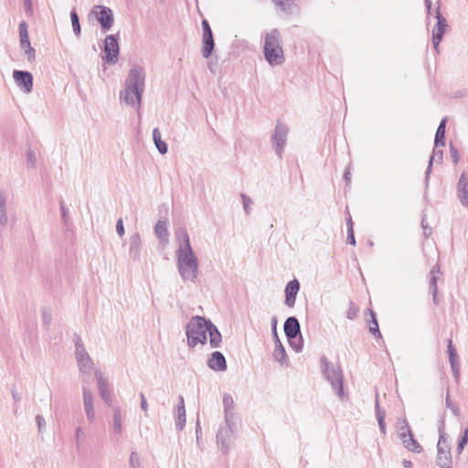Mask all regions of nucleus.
I'll use <instances>...</instances> for the list:
<instances>
[{
    "instance_id": "20",
    "label": "nucleus",
    "mask_w": 468,
    "mask_h": 468,
    "mask_svg": "<svg viewBox=\"0 0 468 468\" xmlns=\"http://www.w3.org/2000/svg\"><path fill=\"white\" fill-rule=\"evenodd\" d=\"M141 248V236L138 232H135L129 238V256L133 261H137L140 260Z\"/></svg>"
},
{
    "instance_id": "53",
    "label": "nucleus",
    "mask_w": 468,
    "mask_h": 468,
    "mask_svg": "<svg viewBox=\"0 0 468 468\" xmlns=\"http://www.w3.org/2000/svg\"><path fill=\"white\" fill-rule=\"evenodd\" d=\"M451 368L453 373L455 380L458 381L460 378V364L454 365V367H451Z\"/></svg>"
},
{
    "instance_id": "52",
    "label": "nucleus",
    "mask_w": 468,
    "mask_h": 468,
    "mask_svg": "<svg viewBox=\"0 0 468 468\" xmlns=\"http://www.w3.org/2000/svg\"><path fill=\"white\" fill-rule=\"evenodd\" d=\"M27 160L32 165H35V163H36V155H35V153L33 151L30 150V151L27 152Z\"/></svg>"
},
{
    "instance_id": "62",
    "label": "nucleus",
    "mask_w": 468,
    "mask_h": 468,
    "mask_svg": "<svg viewBox=\"0 0 468 468\" xmlns=\"http://www.w3.org/2000/svg\"><path fill=\"white\" fill-rule=\"evenodd\" d=\"M49 320H50V316L49 315L46 316V314H44V321H45V323L48 324L49 322Z\"/></svg>"
},
{
    "instance_id": "26",
    "label": "nucleus",
    "mask_w": 468,
    "mask_h": 468,
    "mask_svg": "<svg viewBox=\"0 0 468 468\" xmlns=\"http://www.w3.org/2000/svg\"><path fill=\"white\" fill-rule=\"evenodd\" d=\"M112 431L117 438H120L122 433V417L120 407L112 409Z\"/></svg>"
},
{
    "instance_id": "55",
    "label": "nucleus",
    "mask_w": 468,
    "mask_h": 468,
    "mask_svg": "<svg viewBox=\"0 0 468 468\" xmlns=\"http://www.w3.org/2000/svg\"><path fill=\"white\" fill-rule=\"evenodd\" d=\"M60 210H61V213H62L63 219L65 221H67L68 211H67V208L65 207V205H64L63 202H60Z\"/></svg>"
},
{
    "instance_id": "37",
    "label": "nucleus",
    "mask_w": 468,
    "mask_h": 468,
    "mask_svg": "<svg viewBox=\"0 0 468 468\" xmlns=\"http://www.w3.org/2000/svg\"><path fill=\"white\" fill-rule=\"evenodd\" d=\"M275 6L279 8L281 11L291 14L292 13V7L293 5V0H271Z\"/></svg>"
},
{
    "instance_id": "43",
    "label": "nucleus",
    "mask_w": 468,
    "mask_h": 468,
    "mask_svg": "<svg viewBox=\"0 0 468 468\" xmlns=\"http://www.w3.org/2000/svg\"><path fill=\"white\" fill-rule=\"evenodd\" d=\"M358 311V307L351 302L349 303L348 310L346 311V317L350 320L355 319L357 316Z\"/></svg>"
},
{
    "instance_id": "25",
    "label": "nucleus",
    "mask_w": 468,
    "mask_h": 468,
    "mask_svg": "<svg viewBox=\"0 0 468 468\" xmlns=\"http://www.w3.org/2000/svg\"><path fill=\"white\" fill-rule=\"evenodd\" d=\"M186 425V409L184 398L179 397V404L176 410V427L178 431H182Z\"/></svg>"
},
{
    "instance_id": "56",
    "label": "nucleus",
    "mask_w": 468,
    "mask_h": 468,
    "mask_svg": "<svg viewBox=\"0 0 468 468\" xmlns=\"http://www.w3.org/2000/svg\"><path fill=\"white\" fill-rule=\"evenodd\" d=\"M12 397L16 401H19L21 399L19 392H17L16 389H12Z\"/></svg>"
},
{
    "instance_id": "33",
    "label": "nucleus",
    "mask_w": 468,
    "mask_h": 468,
    "mask_svg": "<svg viewBox=\"0 0 468 468\" xmlns=\"http://www.w3.org/2000/svg\"><path fill=\"white\" fill-rule=\"evenodd\" d=\"M445 126H446V118L442 119L439 124L435 134V142L434 144L436 147L444 146V136H445Z\"/></svg>"
},
{
    "instance_id": "40",
    "label": "nucleus",
    "mask_w": 468,
    "mask_h": 468,
    "mask_svg": "<svg viewBox=\"0 0 468 468\" xmlns=\"http://www.w3.org/2000/svg\"><path fill=\"white\" fill-rule=\"evenodd\" d=\"M7 223V214L5 207V198L3 194L0 193V224L5 226Z\"/></svg>"
},
{
    "instance_id": "44",
    "label": "nucleus",
    "mask_w": 468,
    "mask_h": 468,
    "mask_svg": "<svg viewBox=\"0 0 468 468\" xmlns=\"http://www.w3.org/2000/svg\"><path fill=\"white\" fill-rule=\"evenodd\" d=\"M240 197L242 198L243 207H244L246 214H250V206L252 203L251 199L249 197H247L245 194H241Z\"/></svg>"
},
{
    "instance_id": "30",
    "label": "nucleus",
    "mask_w": 468,
    "mask_h": 468,
    "mask_svg": "<svg viewBox=\"0 0 468 468\" xmlns=\"http://www.w3.org/2000/svg\"><path fill=\"white\" fill-rule=\"evenodd\" d=\"M404 447L412 452L420 453L422 452L421 445L414 439L413 434L410 433L409 436L401 440Z\"/></svg>"
},
{
    "instance_id": "14",
    "label": "nucleus",
    "mask_w": 468,
    "mask_h": 468,
    "mask_svg": "<svg viewBox=\"0 0 468 468\" xmlns=\"http://www.w3.org/2000/svg\"><path fill=\"white\" fill-rule=\"evenodd\" d=\"M284 333L290 341V345L296 351L300 352L303 348V344H294L292 339L295 338L300 334V324L295 317H289L284 323Z\"/></svg>"
},
{
    "instance_id": "47",
    "label": "nucleus",
    "mask_w": 468,
    "mask_h": 468,
    "mask_svg": "<svg viewBox=\"0 0 468 468\" xmlns=\"http://www.w3.org/2000/svg\"><path fill=\"white\" fill-rule=\"evenodd\" d=\"M26 15L31 16L33 15V5L31 0H24Z\"/></svg>"
},
{
    "instance_id": "23",
    "label": "nucleus",
    "mask_w": 468,
    "mask_h": 468,
    "mask_svg": "<svg viewBox=\"0 0 468 468\" xmlns=\"http://www.w3.org/2000/svg\"><path fill=\"white\" fill-rule=\"evenodd\" d=\"M231 425L232 421L227 424V427L221 428L217 434V441L221 445L222 450L225 451L229 448V442L233 433Z\"/></svg>"
},
{
    "instance_id": "59",
    "label": "nucleus",
    "mask_w": 468,
    "mask_h": 468,
    "mask_svg": "<svg viewBox=\"0 0 468 468\" xmlns=\"http://www.w3.org/2000/svg\"><path fill=\"white\" fill-rule=\"evenodd\" d=\"M346 226H347V229H348V228H351V229H353V222H352V218H351V217H350V216L346 218Z\"/></svg>"
},
{
    "instance_id": "11",
    "label": "nucleus",
    "mask_w": 468,
    "mask_h": 468,
    "mask_svg": "<svg viewBox=\"0 0 468 468\" xmlns=\"http://www.w3.org/2000/svg\"><path fill=\"white\" fill-rule=\"evenodd\" d=\"M27 27V24L25 21L19 24L20 48L24 50L27 60L33 62L36 59V50L31 46Z\"/></svg>"
},
{
    "instance_id": "41",
    "label": "nucleus",
    "mask_w": 468,
    "mask_h": 468,
    "mask_svg": "<svg viewBox=\"0 0 468 468\" xmlns=\"http://www.w3.org/2000/svg\"><path fill=\"white\" fill-rule=\"evenodd\" d=\"M70 19H71L73 32L76 36L79 37L80 35V24L78 14L75 10H72L70 12Z\"/></svg>"
},
{
    "instance_id": "34",
    "label": "nucleus",
    "mask_w": 468,
    "mask_h": 468,
    "mask_svg": "<svg viewBox=\"0 0 468 468\" xmlns=\"http://www.w3.org/2000/svg\"><path fill=\"white\" fill-rule=\"evenodd\" d=\"M370 314L371 320L368 322V330L369 332L377 338L381 337V334L378 328V324L376 318V314L371 309L368 310Z\"/></svg>"
},
{
    "instance_id": "54",
    "label": "nucleus",
    "mask_w": 468,
    "mask_h": 468,
    "mask_svg": "<svg viewBox=\"0 0 468 468\" xmlns=\"http://www.w3.org/2000/svg\"><path fill=\"white\" fill-rule=\"evenodd\" d=\"M451 155H452V158L453 162L455 164L458 163V161H459V154H458L457 150L453 146L451 147Z\"/></svg>"
},
{
    "instance_id": "12",
    "label": "nucleus",
    "mask_w": 468,
    "mask_h": 468,
    "mask_svg": "<svg viewBox=\"0 0 468 468\" xmlns=\"http://www.w3.org/2000/svg\"><path fill=\"white\" fill-rule=\"evenodd\" d=\"M437 23L432 28V45L436 51L439 50L440 42L448 27L446 18L441 14L440 7L435 10Z\"/></svg>"
},
{
    "instance_id": "45",
    "label": "nucleus",
    "mask_w": 468,
    "mask_h": 468,
    "mask_svg": "<svg viewBox=\"0 0 468 468\" xmlns=\"http://www.w3.org/2000/svg\"><path fill=\"white\" fill-rule=\"evenodd\" d=\"M446 405L455 416H458L460 414L459 407L451 401L449 395H447L446 397Z\"/></svg>"
},
{
    "instance_id": "36",
    "label": "nucleus",
    "mask_w": 468,
    "mask_h": 468,
    "mask_svg": "<svg viewBox=\"0 0 468 468\" xmlns=\"http://www.w3.org/2000/svg\"><path fill=\"white\" fill-rule=\"evenodd\" d=\"M442 158H443V152H442V150L439 149V147H436L434 145L432 155L430 158L428 169H427V172H426L427 176H429L430 173H431L432 163L433 162L441 163L442 161Z\"/></svg>"
},
{
    "instance_id": "15",
    "label": "nucleus",
    "mask_w": 468,
    "mask_h": 468,
    "mask_svg": "<svg viewBox=\"0 0 468 468\" xmlns=\"http://www.w3.org/2000/svg\"><path fill=\"white\" fill-rule=\"evenodd\" d=\"M13 78L16 86L25 93H29L33 89V76L28 71L14 70Z\"/></svg>"
},
{
    "instance_id": "39",
    "label": "nucleus",
    "mask_w": 468,
    "mask_h": 468,
    "mask_svg": "<svg viewBox=\"0 0 468 468\" xmlns=\"http://www.w3.org/2000/svg\"><path fill=\"white\" fill-rule=\"evenodd\" d=\"M398 433L400 440H404V438L412 433L410 427L406 420H401L399 421Z\"/></svg>"
},
{
    "instance_id": "31",
    "label": "nucleus",
    "mask_w": 468,
    "mask_h": 468,
    "mask_svg": "<svg viewBox=\"0 0 468 468\" xmlns=\"http://www.w3.org/2000/svg\"><path fill=\"white\" fill-rule=\"evenodd\" d=\"M440 274V267L438 265H435L432 267L431 272H430V290L432 292L433 295V302L436 303L437 299V275Z\"/></svg>"
},
{
    "instance_id": "18",
    "label": "nucleus",
    "mask_w": 468,
    "mask_h": 468,
    "mask_svg": "<svg viewBox=\"0 0 468 468\" xmlns=\"http://www.w3.org/2000/svg\"><path fill=\"white\" fill-rule=\"evenodd\" d=\"M83 393V407L87 420L90 423H93L95 420V410L93 406V394L91 390L87 387H82Z\"/></svg>"
},
{
    "instance_id": "58",
    "label": "nucleus",
    "mask_w": 468,
    "mask_h": 468,
    "mask_svg": "<svg viewBox=\"0 0 468 468\" xmlns=\"http://www.w3.org/2000/svg\"><path fill=\"white\" fill-rule=\"evenodd\" d=\"M425 5L428 9V14H431V0H425Z\"/></svg>"
},
{
    "instance_id": "1",
    "label": "nucleus",
    "mask_w": 468,
    "mask_h": 468,
    "mask_svg": "<svg viewBox=\"0 0 468 468\" xmlns=\"http://www.w3.org/2000/svg\"><path fill=\"white\" fill-rule=\"evenodd\" d=\"M145 87V73L140 67H133L125 80L120 100L133 108H140Z\"/></svg>"
},
{
    "instance_id": "10",
    "label": "nucleus",
    "mask_w": 468,
    "mask_h": 468,
    "mask_svg": "<svg viewBox=\"0 0 468 468\" xmlns=\"http://www.w3.org/2000/svg\"><path fill=\"white\" fill-rule=\"evenodd\" d=\"M91 14L94 15L103 30H109L114 22L112 10L104 5H96L92 8Z\"/></svg>"
},
{
    "instance_id": "22",
    "label": "nucleus",
    "mask_w": 468,
    "mask_h": 468,
    "mask_svg": "<svg viewBox=\"0 0 468 468\" xmlns=\"http://www.w3.org/2000/svg\"><path fill=\"white\" fill-rule=\"evenodd\" d=\"M207 366L214 371H225L227 363L223 354L218 351L213 352L207 360Z\"/></svg>"
},
{
    "instance_id": "29",
    "label": "nucleus",
    "mask_w": 468,
    "mask_h": 468,
    "mask_svg": "<svg viewBox=\"0 0 468 468\" xmlns=\"http://www.w3.org/2000/svg\"><path fill=\"white\" fill-rule=\"evenodd\" d=\"M154 232L161 243H163L164 245H166L168 243L169 233L167 230L165 221L159 220L154 227Z\"/></svg>"
},
{
    "instance_id": "6",
    "label": "nucleus",
    "mask_w": 468,
    "mask_h": 468,
    "mask_svg": "<svg viewBox=\"0 0 468 468\" xmlns=\"http://www.w3.org/2000/svg\"><path fill=\"white\" fill-rule=\"evenodd\" d=\"M75 358L77 361L78 368L83 376V381H86V377L90 375L94 368V363L87 353L85 346L80 336H75Z\"/></svg>"
},
{
    "instance_id": "2",
    "label": "nucleus",
    "mask_w": 468,
    "mask_h": 468,
    "mask_svg": "<svg viewBox=\"0 0 468 468\" xmlns=\"http://www.w3.org/2000/svg\"><path fill=\"white\" fill-rule=\"evenodd\" d=\"M176 260L182 280L184 282H195L198 276V260L193 249H177Z\"/></svg>"
},
{
    "instance_id": "32",
    "label": "nucleus",
    "mask_w": 468,
    "mask_h": 468,
    "mask_svg": "<svg viewBox=\"0 0 468 468\" xmlns=\"http://www.w3.org/2000/svg\"><path fill=\"white\" fill-rule=\"evenodd\" d=\"M153 139L154 142V144L159 151L160 154H164L167 153V144L165 141L161 138V133L158 128H154L153 131Z\"/></svg>"
},
{
    "instance_id": "9",
    "label": "nucleus",
    "mask_w": 468,
    "mask_h": 468,
    "mask_svg": "<svg viewBox=\"0 0 468 468\" xmlns=\"http://www.w3.org/2000/svg\"><path fill=\"white\" fill-rule=\"evenodd\" d=\"M288 133V127L282 122L278 121L275 126L274 133L271 136V142L272 146L279 156L282 155V153L286 144Z\"/></svg>"
},
{
    "instance_id": "50",
    "label": "nucleus",
    "mask_w": 468,
    "mask_h": 468,
    "mask_svg": "<svg viewBox=\"0 0 468 468\" xmlns=\"http://www.w3.org/2000/svg\"><path fill=\"white\" fill-rule=\"evenodd\" d=\"M347 242L352 244V245H355L356 244V239H355V236H354V229H351V228H348V231H347Z\"/></svg>"
},
{
    "instance_id": "42",
    "label": "nucleus",
    "mask_w": 468,
    "mask_h": 468,
    "mask_svg": "<svg viewBox=\"0 0 468 468\" xmlns=\"http://www.w3.org/2000/svg\"><path fill=\"white\" fill-rule=\"evenodd\" d=\"M129 463L131 468H141L140 456L136 452H131Z\"/></svg>"
},
{
    "instance_id": "51",
    "label": "nucleus",
    "mask_w": 468,
    "mask_h": 468,
    "mask_svg": "<svg viewBox=\"0 0 468 468\" xmlns=\"http://www.w3.org/2000/svg\"><path fill=\"white\" fill-rule=\"evenodd\" d=\"M36 421H37V427H38L39 431H41L42 428H44L45 425H46V421H45L44 418L41 415H37Z\"/></svg>"
},
{
    "instance_id": "16",
    "label": "nucleus",
    "mask_w": 468,
    "mask_h": 468,
    "mask_svg": "<svg viewBox=\"0 0 468 468\" xmlns=\"http://www.w3.org/2000/svg\"><path fill=\"white\" fill-rule=\"evenodd\" d=\"M202 29H203V47H202V56L204 58H208L212 50L214 48V39L213 34L210 28V26L207 20L202 21Z\"/></svg>"
},
{
    "instance_id": "19",
    "label": "nucleus",
    "mask_w": 468,
    "mask_h": 468,
    "mask_svg": "<svg viewBox=\"0 0 468 468\" xmlns=\"http://www.w3.org/2000/svg\"><path fill=\"white\" fill-rule=\"evenodd\" d=\"M456 195L463 207L468 208V177L463 173L456 186Z\"/></svg>"
},
{
    "instance_id": "7",
    "label": "nucleus",
    "mask_w": 468,
    "mask_h": 468,
    "mask_svg": "<svg viewBox=\"0 0 468 468\" xmlns=\"http://www.w3.org/2000/svg\"><path fill=\"white\" fill-rule=\"evenodd\" d=\"M437 463L441 468H451L452 465V455L450 452V446L447 438L444 433L441 432L440 438L437 443Z\"/></svg>"
},
{
    "instance_id": "35",
    "label": "nucleus",
    "mask_w": 468,
    "mask_h": 468,
    "mask_svg": "<svg viewBox=\"0 0 468 468\" xmlns=\"http://www.w3.org/2000/svg\"><path fill=\"white\" fill-rule=\"evenodd\" d=\"M376 417L378 422L379 429L383 434H386V424H385V411L380 409L378 399H376L375 404Z\"/></svg>"
},
{
    "instance_id": "8",
    "label": "nucleus",
    "mask_w": 468,
    "mask_h": 468,
    "mask_svg": "<svg viewBox=\"0 0 468 468\" xmlns=\"http://www.w3.org/2000/svg\"><path fill=\"white\" fill-rule=\"evenodd\" d=\"M119 43L118 37L115 35H109L104 39L103 52L105 56L102 58L109 64H115L119 58Z\"/></svg>"
},
{
    "instance_id": "61",
    "label": "nucleus",
    "mask_w": 468,
    "mask_h": 468,
    "mask_svg": "<svg viewBox=\"0 0 468 468\" xmlns=\"http://www.w3.org/2000/svg\"><path fill=\"white\" fill-rule=\"evenodd\" d=\"M344 177L346 179V182H350V175H349V172H346L345 175H344Z\"/></svg>"
},
{
    "instance_id": "21",
    "label": "nucleus",
    "mask_w": 468,
    "mask_h": 468,
    "mask_svg": "<svg viewBox=\"0 0 468 468\" xmlns=\"http://www.w3.org/2000/svg\"><path fill=\"white\" fill-rule=\"evenodd\" d=\"M300 290V283L296 279L289 282L285 288V304L293 307L296 301V295Z\"/></svg>"
},
{
    "instance_id": "49",
    "label": "nucleus",
    "mask_w": 468,
    "mask_h": 468,
    "mask_svg": "<svg viewBox=\"0 0 468 468\" xmlns=\"http://www.w3.org/2000/svg\"><path fill=\"white\" fill-rule=\"evenodd\" d=\"M140 398H141V409L145 412V415H147V411H148L147 400L143 393H141Z\"/></svg>"
},
{
    "instance_id": "28",
    "label": "nucleus",
    "mask_w": 468,
    "mask_h": 468,
    "mask_svg": "<svg viewBox=\"0 0 468 468\" xmlns=\"http://www.w3.org/2000/svg\"><path fill=\"white\" fill-rule=\"evenodd\" d=\"M176 239L178 242V249L192 248L190 244L189 236L185 228L178 229L175 231Z\"/></svg>"
},
{
    "instance_id": "3",
    "label": "nucleus",
    "mask_w": 468,
    "mask_h": 468,
    "mask_svg": "<svg viewBox=\"0 0 468 468\" xmlns=\"http://www.w3.org/2000/svg\"><path fill=\"white\" fill-rule=\"evenodd\" d=\"M264 58L271 66H280L284 60L282 46V35L278 29H272L266 34L263 45Z\"/></svg>"
},
{
    "instance_id": "4",
    "label": "nucleus",
    "mask_w": 468,
    "mask_h": 468,
    "mask_svg": "<svg viewBox=\"0 0 468 468\" xmlns=\"http://www.w3.org/2000/svg\"><path fill=\"white\" fill-rule=\"evenodd\" d=\"M208 321L204 317L197 315L192 317L186 325L187 344L189 347H195L198 344H205L207 341Z\"/></svg>"
},
{
    "instance_id": "46",
    "label": "nucleus",
    "mask_w": 468,
    "mask_h": 468,
    "mask_svg": "<svg viewBox=\"0 0 468 468\" xmlns=\"http://www.w3.org/2000/svg\"><path fill=\"white\" fill-rule=\"evenodd\" d=\"M421 227L423 229V235L428 238L431 235L432 233V230H431V228H430L426 222V218H423L422 220H421Z\"/></svg>"
},
{
    "instance_id": "27",
    "label": "nucleus",
    "mask_w": 468,
    "mask_h": 468,
    "mask_svg": "<svg viewBox=\"0 0 468 468\" xmlns=\"http://www.w3.org/2000/svg\"><path fill=\"white\" fill-rule=\"evenodd\" d=\"M207 331L209 335V343L213 348L219 347L221 343V334L218 330L217 326L208 320Z\"/></svg>"
},
{
    "instance_id": "48",
    "label": "nucleus",
    "mask_w": 468,
    "mask_h": 468,
    "mask_svg": "<svg viewBox=\"0 0 468 468\" xmlns=\"http://www.w3.org/2000/svg\"><path fill=\"white\" fill-rule=\"evenodd\" d=\"M116 231L120 237L124 235V227L122 218H119L116 222Z\"/></svg>"
},
{
    "instance_id": "17",
    "label": "nucleus",
    "mask_w": 468,
    "mask_h": 468,
    "mask_svg": "<svg viewBox=\"0 0 468 468\" xmlns=\"http://www.w3.org/2000/svg\"><path fill=\"white\" fill-rule=\"evenodd\" d=\"M95 377L101 398L107 405L110 406L112 402V399L107 379L104 378L102 372L100 369L95 370Z\"/></svg>"
},
{
    "instance_id": "60",
    "label": "nucleus",
    "mask_w": 468,
    "mask_h": 468,
    "mask_svg": "<svg viewBox=\"0 0 468 468\" xmlns=\"http://www.w3.org/2000/svg\"><path fill=\"white\" fill-rule=\"evenodd\" d=\"M81 433H82V429H81V427H78V428L76 429V438H77V440H79V439H80V437Z\"/></svg>"
},
{
    "instance_id": "13",
    "label": "nucleus",
    "mask_w": 468,
    "mask_h": 468,
    "mask_svg": "<svg viewBox=\"0 0 468 468\" xmlns=\"http://www.w3.org/2000/svg\"><path fill=\"white\" fill-rule=\"evenodd\" d=\"M271 333L274 339V350H273V357L274 359L280 363L281 365L287 364V355L284 346H282L281 340L279 339L277 334V318H271Z\"/></svg>"
},
{
    "instance_id": "38",
    "label": "nucleus",
    "mask_w": 468,
    "mask_h": 468,
    "mask_svg": "<svg viewBox=\"0 0 468 468\" xmlns=\"http://www.w3.org/2000/svg\"><path fill=\"white\" fill-rule=\"evenodd\" d=\"M447 348H448L450 365H451V367H454V365L459 364V357L457 355V351L452 345V339L448 340Z\"/></svg>"
},
{
    "instance_id": "5",
    "label": "nucleus",
    "mask_w": 468,
    "mask_h": 468,
    "mask_svg": "<svg viewBox=\"0 0 468 468\" xmlns=\"http://www.w3.org/2000/svg\"><path fill=\"white\" fill-rule=\"evenodd\" d=\"M321 367L324 378L330 383L335 394L344 399L343 373L340 366L327 361L325 356L321 358Z\"/></svg>"
},
{
    "instance_id": "57",
    "label": "nucleus",
    "mask_w": 468,
    "mask_h": 468,
    "mask_svg": "<svg viewBox=\"0 0 468 468\" xmlns=\"http://www.w3.org/2000/svg\"><path fill=\"white\" fill-rule=\"evenodd\" d=\"M402 464H403L404 468H412V463L410 461L404 460L402 462Z\"/></svg>"
},
{
    "instance_id": "24",
    "label": "nucleus",
    "mask_w": 468,
    "mask_h": 468,
    "mask_svg": "<svg viewBox=\"0 0 468 468\" xmlns=\"http://www.w3.org/2000/svg\"><path fill=\"white\" fill-rule=\"evenodd\" d=\"M223 407H224V413H225V421H226V424H229V422L232 421V419L234 416V408H235L234 399L231 395L224 394Z\"/></svg>"
}]
</instances>
